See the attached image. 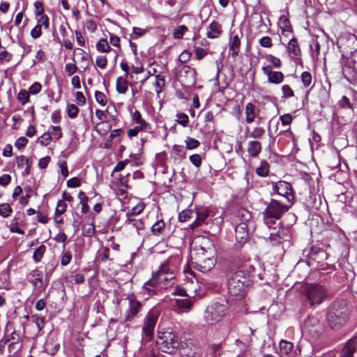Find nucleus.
<instances>
[{
    "label": "nucleus",
    "mask_w": 357,
    "mask_h": 357,
    "mask_svg": "<svg viewBox=\"0 0 357 357\" xmlns=\"http://www.w3.org/2000/svg\"><path fill=\"white\" fill-rule=\"evenodd\" d=\"M188 31V28L185 25H180L174 29L172 36L174 39H181Z\"/></svg>",
    "instance_id": "e433bc0d"
},
{
    "label": "nucleus",
    "mask_w": 357,
    "mask_h": 357,
    "mask_svg": "<svg viewBox=\"0 0 357 357\" xmlns=\"http://www.w3.org/2000/svg\"><path fill=\"white\" fill-rule=\"evenodd\" d=\"M252 215L250 212L244 208H239L235 214V221L238 223H244L248 225L250 222Z\"/></svg>",
    "instance_id": "4be33fe9"
},
{
    "label": "nucleus",
    "mask_w": 357,
    "mask_h": 357,
    "mask_svg": "<svg viewBox=\"0 0 357 357\" xmlns=\"http://www.w3.org/2000/svg\"><path fill=\"white\" fill-rule=\"evenodd\" d=\"M178 306L180 308L190 310L192 308V303L189 299L185 298V299H181L177 301Z\"/></svg>",
    "instance_id": "338daca9"
},
{
    "label": "nucleus",
    "mask_w": 357,
    "mask_h": 357,
    "mask_svg": "<svg viewBox=\"0 0 357 357\" xmlns=\"http://www.w3.org/2000/svg\"><path fill=\"white\" fill-rule=\"evenodd\" d=\"M46 250V247L44 245H40L33 254V259L35 262L40 261Z\"/></svg>",
    "instance_id": "ea45409f"
},
{
    "label": "nucleus",
    "mask_w": 357,
    "mask_h": 357,
    "mask_svg": "<svg viewBox=\"0 0 357 357\" xmlns=\"http://www.w3.org/2000/svg\"><path fill=\"white\" fill-rule=\"evenodd\" d=\"M28 142V139L25 137H20L15 141V146L19 150L22 149L26 146Z\"/></svg>",
    "instance_id": "774afa93"
},
{
    "label": "nucleus",
    "mask_w": 357,
    "mask_h": 357,
    "mask_svg": "<svg viewBox=\"0 0 357 357\" xmlns=\"http://www.w3.org/2000/svg\"><path fill=\"white\" fill-rule=\"evenodd\" d=\"M222 26L216 21H213L208 28L206 33V36L208 38H218L222 33Z\"/></svg>",
    "instance_id": "5701e85b"
},
{
    "label": "nucleus",
    "mask_w": 357,
    "mask_h": 357,
    "mask_svg": "<svg viewBox=\"0 0 357 357\" xmlns=\"http://www.w3.org/2000/svg\"><path fill=\"white\" fill-rule=\"evenodd\" d=\"M357 349V340L356 339L349 340L342 349L340 357H353Z\"/></svg>",
    "instance_id": "6ab92c4d"
},
{
    "label": "nucleus",
    "mask_w": 357,
    "mask_h": 357,
    "mask_svg": "<svg viewBox=\"0 0 357 357\" xmlns=\"http://www.w3.org/2000/svg\"><path fill=\"white\" fill-rule=\"evenodd\" d=\"M13 210L10 206L7 203H3L0 204V215L3 218H8L10 216Z\"/></svg>",
    "instance_id": "3c124183"
},
{
    "label": "nucleus",
    "mask_w": 357,
    "mask_h": 357,
    "mask_svg": "<svg viewBox=\"0 0 357 357\" xmlns=\"http://www.w3.org/2000/svg\"><path fill=\"white\" fill-rule=\"evenodd\" d=\"M255 268L252 265H245L229 278L227 282L228 293L236 300L245 296L246 288L251 284V275Z\"/></svg>",
    "instance_id": "f257e3e1"
},
{
    "label": "nucleus",
    "mask_w": 357,
    "mask_h": 357,
    "mask_svg": "<svg viewBox=\"0 0 357 357\" xmlns=\"http://www.w3.org/2000/svg\"><path fill=\"white\" fill-rule=\"evenodd\" d=\"M279 25L282 30V33L284 34V32H291V26L289 20L285 17H281L279 20Z\"/></svg>",
    "instance_id": "4c0bfd02"
},
{
    "label": "nucleus",
    "mask_w": 357,
    "mask_h": 357,
    "mask_svg": "<svg viewBox=\"0 0 357 357\" xmlns=\"http://www.w3.org/2000/svg\"><path fill=\"white\" fill-rule=\"evenodd\" d=\"M123 133V131L121 128L114 129L112 130L109 137L107 139L104 147L106 149H110L112 147L113 140L116 137H120Z\"/></svg>",
    "instance_id": "f704fd0d"
},
{
    "label": "nucleus",
    "mask_w": 357,
    "mask_h": 357,
    "mask_svg": "<svg viewBox=\"0 0 357 357\" xmlns=\"http://www.w3.org/2000/svg\"><path fill=\"white\" fill-rule=\"evenodd\" d=\"M349 310L343 301H335L327 308L326 319L332 330L342 328L349 321Z\"/></svg>",
    "instance_id": "f03ea898"
},
{
    "label": "nucleus",
    "mask_w": 357,
    "mask_h": 357,
    "mask_svg": "<svg viewBox=\"0 0 357 357\" xmlns=\"http://www.w3.org/2000/svg\"><path fill=\"white\" fill-rule=\"evenodd\" d=\"M185 142L186 144V149L188 150L195 149L200 145V142L198 140L190 137H187Z\"/></svg>",
    "instance_id": "de8ad7c7"
},
{
    "label": "nucleus",
    "mask_w": 357,
    "mask_h": 357,
    "mask_svg": "<svg viewBox=\"0 0 357 357\" xmlns=\"http://www.w3.org/2000/svg\"><path fill=\"white\" fill-rule=\"evenodd\" d=\"M17 98L22 105H24L29 101L30 94L25 89H21L17 94Z\"/></svg>",
    "instance_id": "37998d69"
},
{
    "label": "nucleus",
    "mask_w": 357,
    "mask_h": 357,
    "mask_svg": "<svg viewBox=\"0 0 357 357\" xmlns=\"http://www.w3.org/2000/svg\"><path fill=\"white\" fill-rule=\"evenodd\" d=\"M261 70L267 75L268 82L279 84L283 82L284 76L282 72L273 71L270 66H263Z\"/></svg>",
    "instance_id": "f3484780"
},
{
    "label": "nucleus",
    "mask_w": 357,
    "mask_h": 357,
    "mask_svg": "<svg viewBox=\"0 0 357 357\" xmlns=\"http://www.w3.org/2000/svg\"><path fill=\"white\" fill-rule=\"evenodd\" d=\"M248 225L244 223H238L235 228L236 240L241 245H243L248 239Z\"/></svg>",
    "instance_id": "a211bd4d"
},
{
    "label": "nucleus",
    "mask_w": 357,
    "mask_h": 357,
    "mask_svg": "<svg viewBox=\"0 0 357 357\" xmlns=\"http://www.w3.org/2000/svg\"><path fill=\"white\" fill-rule=\"evenodd\" d=\"M208 244H210V241L208 238H202L199 243H198L197 241L195 242L190 252V261H196L197 259H202L206 256L213 255V249L206 247Z\"/></svg>",
    "instance_id": "9d476101"
},
{
    "label": "nucleus",
    "mask_w": 357,
    "mask_h": 357,
    "mask_svg": "<svg viewBox=\"0 0 357 357\" xmlns=\"http://www.w3.org/2000/svg\"><path fill=\"white\" fill-rule=\"evenodd\" d=\"M79 108L75 104H68L66 107V112L69 118L75 119L79 113Z\"/></svg>",
    "instance_id": "c03bdc74"
},
{
    "label": "nucleus",
    "mask_w": 357,
    "mask_h": 357,
    "mask_svg": "<svg viewBox=\"0 0 357 357\" xmlns=\"http://www.w3.org/2000/svg\"><path fill=\"white\" fill-rule=\"evenodd\" d=\"M26 278L36 290L44 291L47 286V284L43 281V272L37 268L29 273L26 275Z\"/></svg>",
    "instance_id": "ddd939ff"
},
{
    "label": "nucleus",
    "mask_w": 357,
    "mask_h": 357,
    "mask_svg": "<svg viewBox=\"0 0 357 357\" xmlns=\"http://www.w3.org/2000/svg\"><path fill=\"white\" fill-rule=\"evenodd\" d=\"M172 154L174 159L183 160L185 158V149L181 145L174 144L172 147Z\"/></svg>",
    "instance_id": "2f4dec72"
},
{
    "label": "nucleus",
    "mask_w": 357,
    "mask_h": 357,
    "mask_svg": "<svg viewBox=\"0 0 357 357\" xmlns=\"http://www.w3.org/2000/svg\"><path fill=\"white\" fill-rule=\"evenodd\" d=\"M95 98L98 104L101 106H105L107 102L106 96L100 91H96L95 93Z\"/></svg>",
    "instance_id": "13d9d810"
},
{
    "label": "nucleus",
    "mask_w": 357,
    "mask_h": 357,
    "mask_svg": "<svg viewBox=\"0 0 357 357\" xmlns=\"http://www.w3.org/2000/svg\"><path fill=\"white\" fill-rule=\"evenodd\" d=\"M303 255L308 259L307 263L311 265L312 261L320 262V260L326 258L327 254L317 245H312L310 249L303 250Z\"/></svg>",
    "instance_id": "4468645a"
},
{
    "label": "nucleus",
    "mask_w": 357,
    "mask_h": 357,
    "mask_svg": "<svg viewBox=\"0 0 357 357\" xmlns=\"http://www.w3.org/2000/svg\"><path fill=\"white\" fill-rule=\"evenodd\" d=\"M273 193L284 197L289 202L294 198L291 184L284 181L273 184Z\"/></svg>",
    "instance_id": "f8f14e48"
},
{
    "label": "nucleus",
    "mask_w": 357,
    "mask_h": 357,
    "mask_svg": "<svg viewBox=\"0 0 357 357\" xmlns=\"http://www.w3.org/2000/svg\"><path fill=\"white\" fill-rule=\"evenodd\" d=\"M175 272L169 261H166L160 266V269L153 275L149 283L157 284L159 288L167 289L174 284Z\"/></svg>",
    "instance_id": "20e7f679"
},
{
    "label": "nucleus",
    "mask_w": 357,
    "mask_h": 357,
    "mask_svg": "<svg viewBox=\"0 0 357 357\" xmlns=\"http://www.w3.org/2000/svg\"><path fill=\"white\" fill-rule=\"evenodd\" d=\"M156 344L161 351L169 354L176 353L181 347L177 334L171 328L158 332Z\"/></svg>",
    "instance_id": "7ed1b4c3"
},
{
    "label": "nucleus",
    "mask_w": 357,
    "mask_h": 357,
    "mask_svg": "<svg viewBox=\"0 0 357 357\" xmlns=\"http://www.w3.org/2000/svg\"><path fill=\"white\" fill-rule=\"evenodd\" d=\"M280 355L281 357H291L296 356V352L293 351L294 345L291 342L287 340H281L279 344Z\"/></svg>",
    "instance_id": "aec40b11"
},
{
    "label": "nucleus",
    "mask_w": 357,
    "mask_h": 357,
    "mask_svg": "<svg viewBox=\"0 0 357 357\" xmlns=\"http://www.w3.org/2000/svg\"><path fill=\"white\" fill-rule=\"evenodd\" d=\"M301 82L304 87L307 88L310 86L312 80V75L308 71H304L301 75Z\"/></svg>",
    "instance_id": "49530a36"
},
{
    "label": "nucleus",
    "mask_w": 357,
    "mask_h": 357,
    "mask_svg": "<svg viewBox=\"0 0 357 357\" xmlns=\"http://www.w3.org/2000/svg\"><path fill=\"white\" fill-rule=\"evenodd\" d=\"M127 298L129 302V307L126 312L125 321H130L139 312L142 305L134 295H129Z\"/></svg>",
    "instance_id": "2eb2a0df"
},
{
    "label": "nucleus",
    "mask_w": 357,
    "mask_h": 357,
    "mask_svg": "<svg viewBox=\"0 0 357 357\" xmlns=\"http://www.w3.org/2000/svg\"><path fill=\"white\" fill-rule=\"evenodd\" d=\"M255 107L251 103L248 102L245 105V121L248 123H251L255 121L256 114H255Z\"/></svg>",
    "instance_id": "cd10ccee"
},
{
    "label": "nucleus",
    "mask_w": 357,
    "mask_h": 357,
    "mask_svg": "<svg viewBox=\"0 0 357 357\" xmlns=\"http://www.w3.org/2000/svg\"><path fill=\"white\" fill-rule=\"evenodd\" d=\"M342 73L345 78L349 82L356 77L357 70L350 65H345L342 68Z\"/></svg>",
    "instance_id": "72a5a7b5"
},
{
    "label": "nucleus",
    "mask_w": 357,
    "mask_h": 357,
    "mask_svg": "<svg viewBox=\"0 0 357 357\" xmlns=\"http://www.w3.org/2000/svg\"><path fill=\"white\" fill-rule=\"evenodd\" d=\"M307 301L311 307L320 305L328 296L326 288L320 284H313L307 287L305 291Z\"/></svg>",
    "instance_id": "6e6552de"
},
{
    "label": "nucleus",
    "mask_w": 357,
    "mask_h": 357,
    "mask_svg": "<svg viewBox=\"0 0 357 357\" xmlns=\"http://www.w3.org/2000/svg\"><path fill=\"white\" fill-rule=\"evenodd\" d=\"M72 254L70 251L63 252L61 258V264L63 266L68 265L72 259Z\"/></svg>",
    "instance_id": "6e6d98bb"
},
{
    "label": "nucleus",
    "mask_w": 357,
    "mask_h": 357,
    "mask_svg": "<svg viewBox=\"0 0 357 357\" xmlns=\"http://www.w3.org/2000/svg\"><path fill=\"white\" fill-rule=\"evenodd\" d=\"M158 315L154 311H150L146 314L142 327V340L149 342L153 336V331L158 320Z\"/></svg>",
    "instance_id": "1a4fd4ad"
},
{
    "label": "nucleus",
    "mask_w": 357,
    "mask_h": 357,
    "mask_svg": "<svg viewBox=\"0 0 357 357\" xmlns=\"http://www.w3.org/2000/svg\"><path fill=\"white\" fill-rule=\"evenodd\" d=\"M128 89V82L126 77H118L116 81V90L119 94H125Z\"/></svg>",
    "instance_id": "bb28decb"
},
{
    "label": "nucleus",
    "mask_w": 357,
    "mask_h": 357,
    "mask_svg": "<svg viewBox=\"0 0 357 357\" xmlns=\"http://www.w3.org/2000/svg\"><path fill=\"white\" fill-rule=\"evenodd\" d=\"M31 321L36 324L38 331L40 332L44 328L45 325V318L43 317H40L37 314H33L31 317Z\"/></svg>",
    "instance_id": "a18cd8bd"
},
{
    "label": "nucleus",
    "mask_w": 357,
    "mask_h": 357,
    "mask_svg": "<svg viewBox=\"0 0 357 357\" xmlns=\"http://www.w3.org/2000/svg\"><path fill=\"white\" fill-rule=\"evenodd\" d=\"M51 141L52 137L50 132H45L38 139V142L43 146L48 145Z\"/></svg>",
    "instance_id": "e2e57ef3"
},
{
    "label": "nucleus",
    "mask_w": 357,
    "mask_h": 357,
    "mask_svg": "<svg viewBox=\"0 0 357 357\" xmlns=\"http://www.w3.org/2000/svg\"><path fill=\"white\" fill-rule=\"evenodd\" d=\"M176 122L183 127H186L189 122V118L184 113H178L176 114Z\"/></svg>",
    "instance_id": "bf43d9fd"
},
{
    "label": "nucleus",
    "mask_w": 357,
    "mask_h": 357,
    "mask_svg": "<svg viewBox=\"0 0 357 357\" xmlns=\"http://www.w3.org/2000/svg\"><path fill=\"white\" fill-rule=\"evenodd\" d=\"M109 259V249L107 247L102 248V251L99 253L98 260L102 262H105Z\"/></svg>",
    "instance_id": "69168bd1"
},
{
    "label": "nucleus",
    "mask_w": 357,
    "mask_h": 357,
    "mask_svg": "<svg viewBox=\"0 0 357 357\" xmlns=\"http://www.w3.org/2000/svg\"><path fill=\"white\" fill-rule=\"evenodd\" d=\"M227 304L223 301L215 302L208 305L204 312V319L208 323L218 322L227 314Z\"/></svg>",
    "instance_id": "0eeeda50"
},
{
    "label": "nucleus",
    "mask_w": 357,
    "mask_h": 357,
    "mask_svg": "<svg viewBox=\"0 0 357 357\" xmlns=\"http://www.w3.org/2000/svg\"><path fill=\"white\" fill-rule=\"evenodd\" d=\"M341 43L345 45L350 52L357 50V38L354 34H347L341 39Z\"/></svg>",
    "instance_id": "412c9836"
},
{
    "label": "nucleus",
    "mask_w": 357,
    "mask_h": 357,
    "mask_svg": "<svg viewBox=\"0 0 357 357\" xmlns=\"http://www.w3.org/2000/svg\"><path fill=\"white\" fill-rule=\"evenodd\" d=\"M270 165L266 160H262L260 162L259 167L256 169V174L260 177H266L269 174Z\"/></svg>",
    "instance_id": "473e14b6"
},
{
    "label": "nucleus",
    "mask_w": 357,
    "mask_h": 357,
    "mask_svg": "<svg viewBox=\"0 0 357 357\" xmlns=\"http://www.w3.org/2000/svg\"><path fill=\"white\" fill-rule=\"evenodd\" d=\"M128 219L126 222V224L131 225L135 227L138 234H139V231L144 229V223L142 219H135L132 218V215H130V213H127Z\"/></svg>",
    "instance_id": "393cba45"
},
{
    "label": "nucleus",
    "mask_w": 357,
    "mask_h": 357,
    "mask_svg": "<svg viewBox=\"0 0 357 357\" xmlns=\"http://www.w3.org/2000/svg\"><path fill=\"white\" fill-rule=\"evenodd\" d=\"M324 324L318 317L314 315L308 316L304 321L303 333L309 335L312 340H318L324 333Z\"/></svg>",
    "instance_id": "423d86ee"
},
{
    "label": "nucleus",
    "mask_w": 357,
    "mask_h": 357,
    "mask_svg": "<svg viewBox=\"0 0 357 357\" xmlns=\"http://www.w3.org/2000/svg\"><path fill=\"white\" fill-rule=\"evenodd\" d=\"M165 227V223L162 220H160L156 221L153 226L151 227V231L154 236H160L161 235Z\"/></svg>",
    "instance_id": "7c9ffc66"
},
{
    "label": "nucleus",
    "mask_w": 357,
    "mask_h": 357,
    "mask_svg": "<svg viewBox=\"0 0 357 357\" xmlns=\"http://www.w3.org/2000/svg\"><path fill=\"white\" fill-rule=\"evenodd\" d=\"M184 72L190 76L189 83L194 84L196 82V70L195 68L190 67L189 66H185L183 67Z\"/></svg>",
    "instance_id": "09e8293b"
},
{
    "label": "nucleus",
    "mask_w": 357,
    "mask_h": 357,
    "mask_svg": "<svg viewBox=\"0 0 357 357\" xmlns=\"http://www.w3.org/2000/svg\"><path fill=\"white\" fill-rule=\"evenodd\" d=\"M280 136V140H282L284 142L289 143L292 142L293 145H295V137L291 130L290 128L285 130H282L279 132Z\"/></svg>",
    "instance_id": "c85d7f7f"
},
{
    "label": "nucleus",
    "mask_w": 357,
    "mask_h": 357,
    "mask_svg": "<svg viewBox=\"0 0 357 357\" xmlns=\"http://www.w3.org/2000/svg\"><path fill=\"white\" fill-rule=\"evenodd\" d=\"M282 98H289L294 96V92L290 86L284 84L282 86Z\"/></svg>",
    "instance_id": "052dcab7"
},
{
    "label": "nucleus",
    "mask_w": 357,
    "mask_h": 357,
    "mask_svg": "<svg viewBox=\"0 0 357 357\" xmlns=\"http://www.w3.org/2000/svg\"><path fill=\"white\" fill-rule=\"evenodd\" d=\"M16 161H17V165L20 167L22 168V167H24L25 166L26 167V172L27 174L29 173V169H30V167H31V164H30L29 159L27 157H26L24 155L18 156L16 158Z\"/></svg>",
    "instance_id": "c9c22d12"
},
{
    "label": "nucleus",
    "mask_w": 357,
    "mask_h": 357,
    "mask_svg": "<svg viewBox=\"0 0 357 357\" xmlns=\"http://www.w3.org/2000/svg\"><path fill=\"white\" fill-rule=\"evenodd\" d=\"M155 287H158L157 284L149 283L148 280L143 286V291L144 294L146 293L149 296L154 295L156 294V290L154 289Z\"/></svg>",
    "instance_id": "8fccbe9b"
},
{
    "label": "nucleus",
    "mask_w": 357,
    "mask_h": 357,
    "mask_svg": "<svg viewBox=\"0 0 357 357\" xmlns=\"http://www.w3.org/2000/svg\"><path fill=\"white\" fill-rule=\"evenodd\" d=\"M67 204L63 200H59L55 209V215H61L66 211Z\"/></svg>",
    "instance_id": "5fc2aeb1"
},
{
    "label": "nucleus",
    "mask_w": 357,
    "mask_h": 357,
    "mask_svg": "<svg viewBox=\"0 0 357 357\" xmlns=\"http://www.w3.org/2000/svg\"><path fill=\"white\" fill-rule=\"evenodd\" d=\"M261 149V144L258 141H250L248 143L247 151L251 158L257 157Z\"/></svg>",
    "instance_id": "b1692460"
},
{
    "label": "nucleus",
    "mask_w": 357,
    "mask_h": 357,
    "mask_svg": "<svg viewBox=\"0 0 357 357\" xmlns=\"http://www.w3.org/2000/svg\"><path fill=\"white\" fill-rule=\"evenodd\" d=\"M241 40L239 37L236 35L231 38L229 43V50L231 51L232 56H236L238 55Z\"/></svg>",
    "instance_id": "c756f323"
},
{
    "label": "nucleus",
    "mask_w": 357,
    "mask_h": 357,
    "mask_svg": "<svg viewBox=\"0 0 357 357\" xmlns=\"http://www.w3.org/2000/svg\"><path fill=\"white\" fill-rule=\"evenodd\" d=\"M82 234L87 237L92 236L95 233V225L93 222L84 224L82 226Z\"/></svg>",
    "instance_id": "79ce46f5"
},
{
    "label": "nucleus",
    "mask_w": 357,
    "mask_h": 357,
    "mask_svg": "<svg viewBox=\"0 0 357 357\" xmlns=\"http://www.w3.org/2000/svg\"><path fill=\"white\" fill-rule=\"evenodd\" d=\"M37 24L39 25L40 27H44V29H47L50 27L49 22V17L47 15H43L39 17H37Z\"/></svg>",
    "instance_id": "603ef678"
},
{
    "label": "nucleus",
    "mask_w": 357,
    "mask_h": 357,
    "mask_svg": "<svg viewBox=\"0 0 357 357\" xmlns=\"http://www.w3.org/2000/svg\"><path fill=\"white\" fill-rule=\"evenodd\" d=\"M33 6L35 8V15L36 17L45 15L43 5L41 1H36Z\"/></svg>",
    "instance_id": "0e129e2a"
},
{
    "label": "nucleus",
    "mask_w": 357,
    "mask_h": 357,
    "mask_svg": "<svg viewBox=\"0 0 357 357\" xmlns=\"http://www.w3.org/2000/svg\"><path fill=\"white\" fill-rule=\"evenodd\" d=\"M96 49L100 52H108L110 51L111 47L107 40L105 38H102L96 44Z\"/></svg>",
    "instance_id": "a19ab883"
},
{
    "label": "nucleus",
    "mask_w": 357,
    "mask_h": 357,
    "mask_svg": "<svg viewBox=\"0 0 357 357\" xmlns=\"http://www.w3.org/2000/svg\"><path fill=\"white\" fill-rule=\"evenodd\" d=\"M269 240L273 245H277L281 244L284 238L279 232H276L270 234Z\"/></svg>",
    "instance_id": "864d4df0"
},
{
    "label": "nucleus",
    "mask_w": 357,
    "mask_h": 357,
    "mask_svg": "<svg viewBox=\"0 0 357 357\" xmlns=\"http://www.w3.org/2000/svg\"><path fill=\"white\" fill-rule=\"evenodd\" d=\"M289 210V206L281 204L279 201L271 199L266 204L264 211L262 213L264 223L269 228L272 227L280 220L282 215Z\"/></svg>",
    "instance_id": "39448f33"
},
{
    "label": "nucleus",
    "mask_w": 357,
    "mask_h": 357,
    "mask_svg": "<svg viewBox=\"0 0 357 357\" xmlns=\"http://www.w3.org/2000/svg\"><path fill=\"white\" fill-rule=\"evenodd\" d=\"M215 263L216 259L213 255L206 256L202 259H197L196 261H190L192 268L202 273H207L211 271L215 266Z\"/></svg>",
    "instance_id": "9b49d317"
},
{
    "label": "nucleus",
    "mask_w": 357,
    "mask_h": 357,
    "mask_svg": "<svg viewBox=\"0 0 357 357\" xmlns=\"http://www.w3.org/2000/svg\"><path fill=\"white\" fill-rule=\"evenodd\" d=\"M265 129L263 127H255L249 133L248 136L253 139H261L265 134Z\"/></svg>",
    "instance_id": "58836bf2"
},
{
    "label": "nucleus",
    "mask_w": 357,
    "mask_h": 357,
    "mask_svg": "<svg viewBox=\"0 0 357 357\" xmlns=\"http://www.w3.org/2000/svg\"><path fill=\"white\" fill-rule=\"evenodd\" d=\"M179 349L181 354L185 357H202V355L201 348L192 341L186 343L185 346L181 343Z\"/></svg>",
    "instance_id": "dca6fc26"
},
{
    "label": "nucleus",
    "mask_w": 357,
    "mask_h": 357,
    "mask_svg": "<svg viewBox=\"0 0 357 357\" xmlns=\"http://www.w3.org/2000/svg\"><path fill=\"white\" fill-rule=\"evenodd\" d=\"M165 77L160 75H155V86L158 89L156 90L157 93H160L162 91V87L165 86Z\"/></svg>",
    "instance_id": "4d7b16f0"
},
{
    "label": "nucleus",
    "mask_w": 357,
    "mask_h": 357,
    "mask_svg": "<svg viewBox=\"0 0 357 357\" xmlns=\"http://www.w3.org/2000/svg\"><path fill=\"white\" fill-rule=\"evenodd\" d=\"M190 162L197 168H199L202 165V159L200 155L193 154L189 158Z\"/></svg>",
    "instance_id": "680f3d73"
},
{
    "label": "nucleus",
    "mask_w": 357,
    "mask_h": 357,
    "mask_svg": "<svg viewBox=\"0 0 357 357\" xmlns=\"http://www.w3.org/2000/svg\"><path fill=\"white\" fill-rule=\"evenodd\" d=\"M288 52L291 56H298L301 55V49L295 38H291L287 45Z\"/></svg>",
    "instance_id": "a878e982"
}]
</instances>
